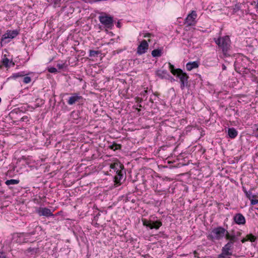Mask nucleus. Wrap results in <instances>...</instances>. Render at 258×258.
Here are the masks:
<instances>
[{
    "label": "nucleus",
    "mask_w": 258,
    "mask_h": 258,
    "mask_svg": "<svg viewBox=\"0 0 258 258\" xmlns=\"http://www.w3.org/2000/svg\"><path fill=\"white\" fill-rule=\"evenodd\" d=\"M98 54H99V52L98 51L90 50L89 51V56L91 57L95 56Z\"/></svg>",
    "instance_id": "obj_30"
},
{
    "label": "nucleus",
    "mask_w": 258,
    "mask_h": 258,
    "mask_svg": "<svg viewBox=\"0 0 258 258\" xmlns=\"http://www.w3.org/2000/svg\"><path fill=\"white\" fill-rule=\"evenodd\" d=\"M231 255L230 254H228V253L222 251L221 253H220L219 255L218 258H229L228 256Z\"/></svg>",
    "instance_id": "obj_26"
},
{
    "label": "nucleus",
    "mask_w": 258,
    "mask_h": 258,
    "mask_svg": "<svg viewBox=\"0 0 258 258\" xmlns=\"http://www.w3.org/2000/svg\"><path fill=\"white\" fill-rule=\"evenodd\" d=\"M255 8L258 10V0H257V4L255 6Z\"/></svg>",
    "instance_id": "obj_42"
},
{
    "label": "nucleus",
    "mask_w": 258,
    "mask_h": 258,
    "mask_svg": "<svg viewBox=\"0 0 258 258\" xmlns=\"http://www.w3.org/2000/svg\"><path fill=\"white\" fill-rule=\"evenodd\" d=\"M19 183V180L13 179H10V180H7L5 182L6 184L7 185L17 184Z\"/></svg>",
    "instance_id": "obj_24"
},
{
    "label": "nucleus",
    "mask_w": 258,
    "mask_h": 258,
    "mask_svg": "<svg viewBox=\"0 0 258 258\" xmlns=\"http://www.w3.org/2000/svg\"><path fill=\"white\" fill-rule=\"evenodd\" d=\"M2 66L0 65V69L1 68Z\"/></svg>",
    "instance_id": "obj_45"
},
{
    "label": "nucleus",
    "mask_w": 258,
    "mask_h": 258,
    "mask_svg": "<svg viewBox=\"0 0 258 258\" xmlns=\"http://www.w3.org/2000/svg\"><path fill=\"white\" fill-rule=\"evenodd\" d=\"M116 175L114 177V182L115 184L120 185L121 180L123 178V174L122 173V169L120 170L118 172H116Z\"/></svg>",
    "instance_id": "obj_15"
},
{
    "label": "nucleus",
    "mask_w": 258,
    "mask_h": 258,
    "mask_svg": "<svg viewBox=\"0 0 258 258\" xmlns=\"http://www.w3.org/2000/svg\"><path fill=\"white\" fill-rule=\"evenodd\" d=\"M197 18V14L196 11H192L189 14L184 20V24L187 26H195L197 23L196 19Z\"/></svg>",
    "instance_id": "obj_5"
},
{
    "label": "nucleus",
    "mask_w": 258,
    "mask_h": 258,
    "mask_svg": "<svg viewBox=\"0 0 258 258\" xmlns=\"http://www.w3.org/2000/svg\"><path fill=\"white\" fill-rule=\"evenodd\" d=\"M241 235V233L240 232H237L236 235H237V237H238V236H240Z\"/></svg>",
    "instance_id": "obj_41"
},
{
    "label": "nucleus",
    "mask_w": 258,
    "mask_h": 258,
    "mask_svg": "<svg viewBox=\"0 0 258 258\" xmlns=\"http://www.w3.org/2000/svg\"><path fill=\"white\" fill-rule=\"evenodd\" d=\"M98 1H100L101 0H98Z\"/></svg>",
    "instance_id": "obj_46"
},
{
    "label": "nucleus",
    "mask_w": 258,
    "mask_h": 258,
    "mask_svg": "<svg viewBox=\"0 0 258 258\" xmlns=\"http://www.w3.org/2000/svg\"><path fill=\"white\" fill-rule=\"evenodd\" d=\"M248 239H247V238H243L242 240H241V242L242 243H244L245 242H246V241H247Z\"/></svg>",
    "instance_id": "obj_38"
},
{
    "label": "nucleus",
    "mask_w": 258,
    "mask_h": 258,
    "mask_svg": "<svg viewBox=\"0 0 258 258\" xmlns=\"http://www.w3.org/2000/svg\"><path fill=\"white\" fill-rule=\"evenodd\" d=\"M25 76V74L24 72H19L17 73L14 74L13 75V78H17L18 77H21Z\"/></svg>",
    "instance_id": "obj_29"
},
{
    "label": "nucleus",
    "mask_w": 258,
    "mask_h": 258,
    "mask_svg": "<svg viewBox=\"0 0 258 258\" xmlns=\"http://www.w3.org/2000/svg\"><path fill=\"white\" fill-rule=\"evenodd\" d=\"M199 67V62L198 61L189 62L186 64V69L187 71H191L194 69H196Z\"/></svg>",
    "instance_id": "obj_18"
},
{
    "label": "nucleus",
    "mask_w": 258,
    "mask_h": 258,
    "mask_svg": "<svg viewBox=\"0 0 258 258\" xmlns=\"http://www.w3.org/2000/svg\"><path fill=\"white\" fill-rule=\"evenodd\" d=\"M39 250V247H30L26 251L27 252L30 253L31 254H35L38 252Z\"/></svg>",
    "instance_id": "obj_21"
},
{
    "label": "nucleus",
    "mask_w": 258,
    "mask_h": 258,
    "mask_svg": "<svg viewBox=\"0 0 258 258\" xmlns=\"http://www.w3.org/2000/svg\"><path fill=\"white\" fill-rule=\"evenodd\" d=\"M36 211L40 216H43L48 217L53 216L51 210L47 208H39L36 209Z\"/></svg>",
    "instance_id": "obj_11"
},
{
    "label": "nucleus",
    "mask_w": 258,
    "mask_h": 258,
    "mask_svg": "<svg viewBox=\"0 0 258 258\" xmlns=\"http://www.w3.org/2000/svg\"><path fill=\"white\" fill-rule=\"evenodd\" d=\"M0 258H7L5 253L0 250Z\"/></svg>",
    "instance_id": "obj_34"
},
{
    "label": "nucleus",
    "mask_w": 258,
    "mask_h": 258,
    "mask_svg": "<svg viewBox=\"0 0 258 258\" xmlns=\"http://www.w3.org/2000/svg\"><path fill=\"white\" fill-rule=\"evenodd\" d=\"M117 26L118 28H119V27H120V23H119V22H118V23H117Z\"/></svg>",
    "instance_id": "obj_43"
},
{
    "label": "nucleus",
    "mask_w": 258,
    "mask_h": 258,
    "mask_svg": "<svg viewBox=\"0 0 258 258\" xmlns=\"http://www.w3.org/2000/svg\"><path fill=\"white\" fill-rule=\"evenodd\" d=\"M246 237L247 238L248 240H249L251 242H254L256 239V237L252 234L247 235Z\"/></svg>",
    "instance_id": "obj_28"
},
{
    "label": "nucleus",
    "mask_w": 258,
    "mask_h": 258,
    "mask_svg": "<svg viewBox=\"0 0 258 258\" xmlns=\"http://www.w3.org/2000/svg\"><path fill=\"white\" fill-rule=\"evenodd\" d=\"M10 61L9 59H8L6 55L5 54L4 55V57L3 58L2 61L3 64L6 68H9L10 67V65H9Z\"/></svg>",
    "instance_id": "obj_22"
},
{
    "label": "nucleus",
    "mask_w": 258,
    "mask_h": 258,
    "mask_svg": "<svg viewBox=\"0 0 258 258\" xmlns=\"http://www.w3.org/2000/svg\"><path fill=\"white\" fill-rule=\"evenodd\" d=\"M35 232L27 233H15L13 235L12 240L16 243H22L28 241V237L32 235H34Z\"/></svg>",
    "instance_id": "obj_3"
},
{
    "label": "nucleus",
    "mask_w": 258,
    "mask_h": 258,
    "mask_svg": "<svg viewBox=\"0 0 258 258\" xmlns=\"http://www.w3.org/2000/svg\"><path fill=\"white\" fill-rule=\"evenodd\" d=\"M222 70H226V67L224 64H222Z\"/></svg>",
    "instance_id": "obj_39"
},
{
    "label": "nucleus",
    "mask_w": 258,
    "mask_h": 258,
    "mask_svg": "<svg viewBox=\"0 0 258 258\" xmlns=\"http://www.w3.org/2000/svg\"><path fill=\"white\" fill-rule=\"evenodd\" d=\"M147 93V90H145L144 92H142V94L143 95H145Z\"/></svg>",
    "instance_id": "obj_40"
},
{
    "label": "nucleus",
    "mask_w": 258,
    "mask_h": 258,
    "mask_svg": "<svg viewBox=\"0 0 258 258\" xmlns=\"http://www.w3.org/2000/svg\"><path fill=\"white\" fill-rule=\"evenodd\" d=\"M111 169H113L115 172H118L121 169H123L124 167L122 164L119 162H115L113 164H111L110 165Z\"/></svg>",
    "instance_id": "obj_17"
},
{
    "label": "nucleus",
    "mask_w": 258,
    "mask_h": 258,
    "mask_svg": "<svg viewBox=\"0 0 258 258\" xmlns=\"http://www.w3.org/2000/svg\"><path fill=\"white\" fill-rule=\"evenodd\" d=\"M233 244L231 241H228L222 248V251H224L228 254L232 255V252L230 251L233 247Z\"/></svg>",
    "instance_id": "obj_16"
},
{
    "label": "nucleus",
    "mask_w": 258,
    "mask_h": 258,
    "mask_svg": "<svg viewBox=\"0 0 258 258\" xmlns=\"http://www.w3.org/2000/svg\"><path fill=\"white\" fill-rule=\"evenodd\" d=\"M226 232L227 230L224 228L218 226L211 230L207 238L212 241L220 240L225 237Z\"/></svg>",
    "instance_id": "obj_2"
},
{
    "label": "nucleus",
    "mask_w": 258,
    "mask_h": 258,
    "mask_svg": "<svg viewBox=\"0 0 258 258\" xmlns=\"http://www.w3.org/2000/svg\"><path fill=\"white\" fill-rule=\"evenodd\" d=\"M151 54L153 57H160L162 55V51L160 49H154Z\"/></svg>",
    "instance_id": "obj_23"
},
{
    "label": "nucleus",
    "mask_w": 258,
    "mask_h": 258,
    "mask_svg": "<svg viewBox=\"0 0 258 258\" xmlns=\"http://www.w3.org/2000/svg\"><path fill=\"white\" fill-rule=\"evenodd\" d=\"M234 222L238 225H244L245 223V219L242 214L238 213L234 216Z\"/></svg>",
    "instance_id": "obj_13"
},
{
    "label": "nucleus",
    "mask_w": 258,
    "mask_h": 258,
    "mask_svg": "<svg viewBox=\"0 0 258 258\" xmlns=\"http://www.w3.org/2000/svg\"><path fill=\"white\" fill-rule=\"evenodd\" d=\"M9 65H10V67L11 66H15V63L13 61L11 60V61H10Z\"/></svg>",
    "instance_id": "obj_36"
},
{
    "label": "nucleus",
    "mask_w": 258,
    "mask_h": 258,
    "mask_svg": "<svg viewBox=\"0 0 258 258\" xmlns=\"http://www.w3.org/2000/svg\"><path fill=\"white\" fill-rule=\"evenodd\" d=\"M48 71L49 73H56L57 72V69L54 67H51L49 68Z\"/></svg>",
    "instance_id": "obj_32"
},
{
    "label": "nucleus",
    "mask_w": 258,
    "mask_h": 258,
    "mask_svg": "<svg viewBox=\"0 0 258 258\" xmlns=\"http://www.w3.org/2000/svg\"><path fill=\"white\" fill-rule=\"evenodd\" d=\"M98 19L100 23L107 28H111L113 25V17L106 14L99 16Z\"/></svg>",
    "instance_id": "obj_4"
},
{
    "label": "nucleus",
    "mask_w": 258,
    "mask_h": 258,
    "mask_svg": "<svg viewBox=\"0 0 258 258\" xmlns=\"http://www.w3.org/2000/svg\"><path fill=\"white\" fill-rule=\"evenodd\" d=\"M56 66L59 69H62L64 67L65 63H57Z\"/></svg>",
    "instance_id": "obj_33"
},
{
    "label": "nucleus",
    "mask_w": 258,
    "mask_h": 258,
    "mask_svg": "<svg viewBox=\"0 0 258 258\" xmlns=\"http://www.w3.org/2000/svg\"><path fill=\"white\" fill-rule=\"evenodd\" d=\"M228 135L230 138L233 139L237 136V132L234 128H230L228 131Z\"/></svg>",
    "instance_id": "obj_20"
},
{
    "label": "nucleus",
    "mask_w": 258,
    "mask_h": 258,
    "mask_svg": "<svg viewBox=\"0 0 258 258\" xmlns=\"http://www.w3.org/2000/svg\"><path fill=\"white\" fill-rule=\"evenodd\" d=\"M168 64H169V68L170 70V72L173 75L175 76L178 72L177 71L179 69H174L173 65L171 64V63H170V62H169Z\"/></svg>",
    "instance_id": "obj_25"
},
{
    "label": "nucleus",
    "mask_w": 258,
    "mask_h": 258,
    "mask_svg": "<svg viewBox=\"0 0 258 258\" xmlns=\"http://www.w3.org/2000/svg\"><path fill=\"white\" fill-rule=\"evenodd\" d=\"M18 34L19 31L17 30H7L6 33L2 36L1 43L8 38L13 39L15 38Z\"/></svg>",
    "instance_id": "obj_9"
},
{
    "label": "nucleus",
    "mask_w": 258,
    "mask_h": 258,
    "mask_svg": "<svg viewBox=\"0 0 258 258\" xmlns=\"http://www.w3.org/2000/svg\"><path fill=\"white\" fill-rule=\"evenodd\" d=\"M178 72L175 75L180 79L181 82L180 88L181 89H183L185 86L187 84V80L188 78V76L186 73H183L181 69H178L177 71Z\"/></svg>",
    "instance_id": "obj_6"
},
{
    "label": "nucleus",
    "mask_w": 258,
    "mask_h": 258,
    "mask_svg": "<svg viewBox=\"0 0 258 258\" xmlns=\"http://www.w3.org/2000/svg\"><path fill=\"white\" fill-rule=\"evenodd\" d=\"M142 99H140V100L139 101V102H142Z\"/></svg>",
    "instance_id": "obj_44"
},
{
    "label": "nucleus",
    "mask_w": 258,
    "mask_h": 258,
    "mask_svg": "<svg viewBox=\"0 0 258 258\" xmlns=\"http://www.w3.org/2000/svg\"><path fill=\"white\" fill-rule=\"evenodd\" d=\"M194 254L195 257H197V258H200L199 256H198V255H197L198 253L196 251H194Z\"/></svg>",
    "instance_id": "obj_35"
},
{
    "label": "nucleus",
    "mask_w": 258,
    "mask_h": 258,
    "mask_svg": "<svg viewBox=\"0 0 258 258\" xmlns=\"http://www.w3.org/2000/svg\"><path fill=\"white\" fill-rule=\"evenodd\" d=\"M143 223L144 226L149 227L151 229L154 228L158 229L162 225V223L160 221H156L153 222L146 219L143 220Z\"/></svg>",
    "instance_id": "obj_7"
},
{
    "label": "nucleus",
    "mask_w": 258,
    "mask_h": 258,
    "mask_svg": "<svg viewBox=\"0 0 258 258\" xmlns=\"http://www.w3.org/2000/svg\"><path fill=\"white\" fill-rule=\"evenodd\" d=\"M151 35V34L150 33H146L145 34V35L144 36V37H150Z\"/></svg>",
    "instance_id": "obj_37"
},
{
    "label": "nucleus",
    "mask_w": 258,
    "mask_h": 258,
    "mask_svg": "<svg viewBox=\"0 0 258 258\" xmlns=\"http://www.w3.org/2000/svg\"><path fill=\"white\" fill-rule=\"evenodd\" d=\"M167 74V72L166 70H158L156 71V75L159 78L163 79L165 77Z\"/></svg>",
    "instance_id": "obj_19"
},
{
    "label": "nucleus",
    "mask_w": 258,
    "mask_h": 258,
    "mask_svg": "<svg viewBox=\"0 0 258 258\" xmlns=\"http://www.w3.org/2000/svg\"><path fill=\"white\" fill-rule=\"evenodd\" d=\"M243 190L246 197L250 201L251 205H254L258 203V197L255 195L252 194L251 190L247 191L244 188Z\"/></svg>",
    "instance_id": "obj_8"
},
{
    "label": "nucleus",
    "mask_w": 258,
    "mask_h": 258,
    "mask_svg": "<svg viewBox=\"0 0 258 258\" xmlns=\"http://www.w3.org/2000/svg\"><path fill=\"white\" fill-rule=\"evenodd\" d=\"M110 148L114 151L120 149L121 148V145L116 144H113L110 146Z\"/></svg>",
    "instance_id": "obj_27"
},
{
    "label": "nucleus",
    "mask_w": 258,
    "mask_h": 258,
    "mask_svg": "<svg viewBox=\"0 0 258 258\" xmlns=\"http://www.w3.org/2000/svg\"><path fill=\"white\" fill-rule=\"evenodd\" d=\"M83 98L82 96L78 93H74L72 96L70 97L68 101V104L72 105L77 102H82Z\"/></svg>",
    "instance_id": "obj_10"
},
{
    "label": "nucleus",
    "mask_w": 258,
    "mask_h": 258,
    "mask_svg": "<svg viewBox=\"0 0 258 258\" xmlns=\"http://www.w3.org/2000/svg\"><path fill=\"white\" fill-rule=\"evenodd\" d=\"M149 45L146 40H143L137 48V53L139 55L143 54L147 51Z\"/></svg>",
    "instance_id": "obj_12"
},
{
    "label": "nucleus",
    "mask_w": 258,
    "mask_h": 258,
    "mask_svg": "<svg viewBox=\"0 0 258 258\" xmlns=\"http://www.w3.org/2000/svg\"><path fill=\"white\" fill-rule=\"evenodd\" d=\"M31 81V78L30 77L25 76L23 78V82L25 84H28V83H30Z\"/></svg>",
    "instance_id": "obj_31"
},
{
    "label": "nucleus",
    "mask_w": 258,
    "mask_h": 258,
    "mask_svg": "<svg viewBox=\"0 0 258 258\" xmlns=\"http://www.w3.org/2000/svg\"><path fill=\"white\" fill-rule=\"evenodd\" d=\"M215 42L218 46L222 51L224 56H229L228 52L230 49L231 41L228 36L219 37L218 39H214Z\"/></svg>",
    "instance_id": "obj_1"
},
{
    "label": "nucleus",
    "mask_w": 258,
    "mask_h": 258,
    "mask_svg": "<svg viewBox=\"0 0 258 258\" xmlns=\"http://www.w3.org/2000/svg\"><path fill=\"white\" fill-rule=\"evenodd\" d=\"M225 237L226 240H228V241H231L233 244L238 240V238L237 237V235L235 234L232 233L230 234L227 231Z\"/></svg>",
    "instance_id": "obj_14"
}]
</instances>
